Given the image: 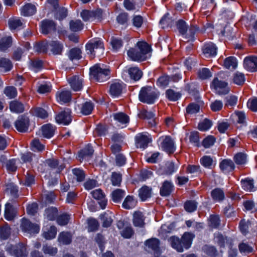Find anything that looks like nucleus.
<instances>
[{
    "label": "nucleus",
    "instance_id": "nucleus-1",
    "mask_svg": "<svg viewBox=\"0 0 257 257\" xmlns=\"http://www.w3.org/2000/svg\"><path fill=\"white\" fill-rule=\"evenodd\" d=\"M151 49L145 42H138L136 45L127 52L128 57L134 61H144L150 57Z\"/></svg>",
    "mask_w": 257,
    "mask_h": 257
},
{
    "label": "nucleus",
    "instance_id": "nucleus-2",
    "mask_svg": "<svg viewBox=\"0 0 257 257\" xmlns=\"http://www.w3.org/2000/svg\"><path fill=\"white\" fill-rule=\"evenodd\" d=\"M91 78L97 82L105 81L109 78L110 71L103 64H98L90 68Z\"/></svg>",
    "mask_w": 257,
    "mask_h": 257
},
{
    "label": "nucleus",
    "instance_id": "nucleus-3",
    "mask_svg": "<svg viewBox=\"0 0 257 257\" xmlns=\"http://www.w3.org/2000/svg\"><path fill=\"white\" fill-rule=\"evenodd\" d=\"M87 54L90 55L91 58L95 56L100 57L104 53V45L103 42L100 39L90 40L85 46Z\"/></svg>",
    "mask_w": 257,
    "mask_h": 257
},
{
    "label": "nucleus",
    "instance_id": "nucleus-4",
    "mask_svg": "<svg viewBox=\"0 0 257 257\" xmlns=\"http://www.w3.org/2000/svg\"><path fill=\"white\" fill-rule=\"evenodd\" d=\"M227 75L223 72H220L213 80L211 87L213 88L219 94H225L229 91L228 83L223 79Z\"/></svg>",
    "mask_w": 257,
    "mask_h": 257
},
{
    "label": "nucleus",
    "instance_id": "nucleus-5",
    "mask_svg": "<svg viewBox=\"0 0 257 257\" xmlns=\"http://www.w3.org/2000/svg\"><path fill=\"white\" fill-rule=\"evenodd\" d=\"M156 90L152 87H143L139 93V99L141 101L148 104L153 103L158 96Z\"/></svg>",
    "mask_w": 257,
    "mask_h": 257
},
{
    "label": "nucleus",
    "instance_id": "nucleus-6",
    "mask_svg": "<svg viewBox=\"0 0 257 257\" xmlns=\"http://www.w3.org/2000/svg\"><path fill=\"white\" fill-rule=\"evenodd\" d=\"M20 228L24 232L29 235L37 234L40 231L39 225L33 223L25 218H22L21 220Z\"/></svg>",
    "mask_w": 257,
    "mask_h": 257
},
{
    "label": "nucleus",
    "instance_id": "nucleus-7",
    "mask_svg": "<svg viewBox=\"0 0 257 257\" xmlns=\"http://www.w3.org/2000/svg\"><path fill=\"white\" fill-rule=\"evenodd\" d=\"M158 143L161 149L168 153H173L176 149L174 141L169 136H166L160 137Z\"/></svg>",
    "mask_w": 257,
    "mask_h": 257
},
{
    "label": "nucleus",
    "instance_id": "nucleus-8",
    "mask_svg": "<svg viewBox=\"0 0 257 257\" xmlns=\"http://www.w3.org/2000/svg\"><path fill=\"white\" fill-rule=\"evenodd\" d=\"M6 250L15 257H27L26 248L22 243L19 244L16 246L8 244Z\"/></svg>",
    "mask_w": 257,
    "mask_h": 257
},
{
    "label": "nucleus",
    "instance_id": "nucleus-9",
    "mask_svg": "<svg viewBox=\"0 0 257 257\" xmlns=\"http://www.w3.org/2000/svg\"><path fill=\"white\" fill-rule=\"evenodd\" d=\"M71 113V111L70 109H65L56 115V121L59 124L68 125L72 121Z\"/></svg>",
    "mask_w": 257,
    "mask_h": 257
},
{
    "label": "nucleus",
    "instance_id": "nucleus-10",
    "mask_svg": "<svg viewBox=\"0 0 257 257\" xmlns=\"http://www.w3.org/2000/svg\"><path fill=\"white\" fill-rule=\"evenodd\" d=\"M29 125V119L25 116H21L19 117L15 122L16 128L18 131L21 133H25L27 132Z\"/></svg>",
    "mask_w": 257,
    "mask_h": 257
},
{
    "label": "nucleus",
    "instance_id": "nucleus-11",
    "mask_svg": "<svg viewBox=\"0 0 257 257\" xmlns=\"http://www.w3.org/2000/svg\"><path fill=\"white\" fill-rule=\"evenodd\" d=\"M243 66L248 71H257V57L250 56L245 57L243 61Z\"/></svg>",
    "mask_w": 257,
    "mask_h": 257
},
{
    "label": "nucleus",
    "instance_id": "nucleus-12",
    "mask_svg": "<svg viewBox=\"0 0 257 257\" xmlns=\"http://www.w3.org/2000/svg\"><path fill=\"white\" fill-rule=\"evenodd\" d=\"M151 141L149 136L144 134H139L136 137V145L137 148L145 149Z\"/></svg>",
    "mask_w": 257,
    "mask_h": 257
},
{
    "label": "nucleus",
    "instance_id": "nucleus-13",
    "mask_svg": "<svg viewBox=\"0 0 257 257\" xmlns=\"http://www.w3.org/2000/svg\"><path fill=\"white\" fill-rule=\"evenodd\" d=\"M56 29V24L52 20H45L41 22V30L44 34L55 31Z\"/></svg>",
    "mask_w": 257,
    "mask_h": 257
},
{
    "label": "nucleus",
    "instance_id": "nucleus-14",
    "mask_svg": "<svg viewBox=\"0 0 257 257\" xmlns=\"http://www.w3.org/2000/svg\"><path fill=\"white\" fill-rule=\"evenodd\" d=\"M17 211L16 208L12 204L8 202L5 205V217L9 220H13L17 216Z\"/></svg>",
    "mask_w": 257,
    "mask_h": 257
},
{
    "label": "nucleus",
    "instance_id": "nucleus-15",
    "mask_svg": "<svg viewBox=\"0 0 257 257\" xmlns=\"http://www.w3.org/2000/svg\"><path fill=\"white\" fill-rule=\"evenodd\" d=\"M69 83L75 91H80L83 87V79L79 76H73L69 78Z\"/></svg>",
    "mask_w": 257,
    "mask_h": 257
},
{
    "label": "nucleus",
    "instance_id": "nucleus-16",
    "mask_svg": "<svg viewBox=\"0 0 257 257\" xmlns=\"http://www.w3.org/2000/svg\"><path fill=\"white\" fill-rule=\"evenodd\" d=\"M56 130V127L50 123L43 125L41 127L40 132L42 133L43 137L50 139L52 137Z\"/></svg>",
    "mask_w": 257,
    "mask_h": 257
},
{
    "label": "nucleus",
    "instance_id": "nucleus-17",
    "mask_svg": "<svg viewBox=\"0 0 257 257\" xmlns=\"http://www.w3.org/2000/svg\"><path fill=\"white\" fill-rule=\"evenodd\" d=\"M93 197L100 200L99 202L102 209H104L107 204V200L105 198V195L102 191L100 189H96L91 192Z\"/></svg>",
    "mask_w": 257,
    "mask_h": 257
},
{
    "label": "nucleus",
    "instance_id": "nucleus-18",
    "mask_svg": "<svg viewBox=\"0 0 257 257\" xmlns=\"http://www.w3.org/2000/svg\"><path fill=\"white\" fill-rule=\"evenodd\" d=\"M94 150L91 146L87 145L80 151L78 155V160L82 162L83 160H88L93 155Z\"/></svg>",
    "mask_w": 257,
    "mask_h": 257
},
{
    "label": "nucleus",
    "instance_id": "nucleus-19",
    "mask_svg": "<svg viewBox=\"0 0 257 257\" xmlns=\"http://www.w3.org/2000/svg\"><path fill=\"white\" fill-rule=\"evenodd\" d=\"M125 71L128 74L130 78L135 81L140 80L143 75L142 71L137 67L126 68Z\"/></svg>",
    "mask_w": 257,
    "mask_h": 257
},
{
    "label": "nucleus",
    "instance_id": "nucleus-20",
    "mask_svg": "<svg viewBox=\"0 0 257 257\" xmlns=\"http://www.w3.org/2000/svg\"><path fill=\"white\" fill-rule=\"evenodd\" d=\"M123 84L119 82L112 83L109 88V93L112 97H117L122 92Z\"/></svg>",
    "mask_w": 257,
    "mask_h": 257
},
{
    "label": "nucleus",
    "instance_id": "nucleus-21",
    "mask_svg": "<svg viewBox=\"0 0 257 257\" xmlns=\"http://www.w3.org/2000/svg\"><path fill=\"white\" fill-rule=\"evenodd\" d=\"M195 235L190 232H185L181 240L183 249H188L191 245L192 240Z\"/></svg>",
    "mask_w": 257,
    "mask_h": 257
},
{
    "label": "nucleus",
    "instance_id": "nucleus-22",
    "mask_svg": "<svg viewBox=\"0 0 257 257\" xmlns=\"http://www.w3.org/2000/svg\"><path fill=\"white\" fill-rule=\"evenodd\" d=\"M43 236L46 239H52L55 237L57 229L54 226H45L43 229Z\"/></svg>",
    "mask_w": 257,
    "mask_h": 257
},
{
    "label": "nucleus",
    "instance_id": "nucleus-23",
    "mask_svg": "<svg viewBox=\"0 0 257 257\" xmlns=\"http://www.w3.org/2000/svg\"><path fill=\"white\" fill-rule=\"evenodd\" d=\"M202 50L204 54L206 57H213L217 54V48L212 43L204 45Z\"/></svg>",
    "mask_w": 257,
    "mask_h": 257
},
{
    "label": "nucleus",
    "instance_id": "nucleus-24",
    "mask_svg": "<svg viewBox=\"0 0 257 257\" xmlns=\"http://www.w3.org/2000/svg\"><path fill=\"white\" fill-rule=\"evenodd\" d=\"M57 99L58 101L61 104L67 103L71 100V94L70 91L68 90H63L57 94Z\"/></svg>",
    "mask_w": 257,
    "mask_h": 257
},
{
    "label": "nucleus",
    "instance_id": "nucleus-25",
    "mask_svg": "<svg viewBox=\"0 0 257 257\" xmlns=\"http://www.w3.org/2000/svg\"><path fill=\"white\" fill-rule=\"evenodd\" d=\"M219 167L223 173H227L234 169V164L231 160L225 159L221 162Z\"/></svg>",
    "mask_w": 257,
    "mask_h": 257
},
{
    "label": "nucleus",
    "instance_id": "nucleus-26",
    "mask_svg": "<svg viewBox=\"0 0 257 257\" xmlns=\"http://www.w3.org/2000/svg\"><path fill=\"white\" fill-rule=\"evenodd\" d=\"M173 187L172 182L168 181H165L160 188V195L162 196L169 195L173 190Z\"/></svg>",
    "mask_w": 257,
    "mask_h": 257
},
{
    "label": "nucleus",
    "instance_id": "nucleus-27",
    "mask_svg": "<svg viewBox=\"0 0 257 257\" xmlns=\"http://www.w3.org/2000/svg\"><path fill=\"white\" fill-rule=\"evenodd\" d=\"M36 12V7L31 4H27L24 6L21 10V15L27 17L30 16Z\"/></svg>",
    "mask_w": 257,
    "mask_h": 257
},
{
    "label": "nucleus",
    "instance_id": "nucleus-28",
    "mask_svg": "<svg viewBox=\"0 0 257 257\" xmlns=\"http://www.w3.org/2000/svg\"><path fill=\"white\" fill-rule=\"evenodd\" d=\"M159 240L157 238H151L146 241V249L158 252L159 251Z\"/></svg>",
    "mask_w": 257,
    "mask_h": 257
},
{
    "label": "nucleus",
    "instance_id": "nucleus-29",
    "mask_svg": "<svg viewBox=\"0 0 257 257\" xmlns=\"http://www.w3.org/2000/svg\"><path fill=\"white\" fill-rule=\"evenodd\" d=\"M137 200L134 196L128 195L124 199L122 206L125 209H131L136 207Z\"/></svg>",
    "mask_w": 257,
    "mask_h": 257
},
{
    "label": "nucleus",
    "instance_id": "nucleus-30",
    "mask_svg": "<svg viewBox=\"0 0 257 257\" xmlns=\"http://www.w3.org/2000/svg\"><path fill=\"white\" fill-rule=\"evenodd\" d=\"M133 223L135 226L142 227L144 225V216L142 212L136 211L133 215Z\"/></svg>",
    "mask_w": 257,
    "mask_h": 257
},
{
    "label": "nucleus",
    "instance_id": "nucleus-31",
    "mask_svg": "<svg viewBox=\"0 0 257 257\" xmlns=\"http://www.w3.org/2000/svg\"><path fill=\"white\" fill-rule=\"evenodd\" d=\"M92 21L98 22L104 19L108 14V12H105L100 8H98L95 10L92 11Z\"/></svg>",
    "mask_w": 257,
    "mask_h": 257
},
{
    "label": "nucleus",
    "instance_id": "nucleus-32",
    "mask_svg": "<svg viewBox=\"0 0 257 257\" xmlns=\"http://www.w3.org/2000/svg\"><path fill=\"white\" fill-rule=\"evenodd\" d=\"M49 49L53 54H60L63 49V45L58 41H52L49 44Z\"/></svg>",
    "mask_w": 257,
    "mask_h": 257
},
{
    "label": "nucleus",
    "instance_id": "nucleus-33",
    "mask_svg": "<svg viewBox=\"0 0 257 257\" xmlns=\"http://www.w3.org/2000/svg\"><path fill=\"white\" fill-rule=\"evenodd\" d=\"M10 108L12 111L16 113H21L24 110V105L21 102L17 100L11 102Z\"/></svg>",
    "mask_w": 257,
    "mask_h": 257
},
{
    "label": "nucleus",
    "instance_id": "nucleus-34",
    "mask_svg": "<svg viewBox=\"0 0 257 257\" xmlns=\"http://www.w3.org/2000/svg\"><path fill=\"white\" fill-rule=\"evenodd\" d=\"M241 184L242 188L246 191L251 192L255 190L253 180L252 179H245L241 180Z\"/></svg>",
    "mask_w": 257,
    "mask_h": 257
},
{
    "label": "nucleus",
    "instance_id": "nucleus-35",
    "mask_svg": "<svg viewBox=\"0 0 257 257\" xmlns=\"http://www.w3.org/2000/svg\"><path fill=\"white\" fill-rule=\"evenodd\" d=\"M169 241L171 244L172 247L176 249L178 251H183V246L181 244V240L178 237L175 236L171 237L169 239Z\"/></svg>",
    "mask_w": 257,
    "mask_h": 257
},
{
    "label": "nucleus",
    "instance_id": "nucleus-36",
    "mask_svg": "<svg viewBox=\"0 0 257 257\" xmlns=\"http://www.w3.org/2000/svg\"><path fill=\"white\" fill-rule=\"evenodd\" d=\"M125 195L124 191L120 189H116L111 194L112 201L115 203L120 202L122 198Z\"/></svg>",
    "mask_w": 257,
    "mask_h": 257
},
{
    "label": "nucleus",
    "instance_id": "nucleus-37",
    "mask_svg": "<svg viewBox=\"0 0 257 257\" xmlns=\"http://www.w3.org/2000/svg\"><path fill=\"white\" fill-rule=\"evenodd\" d=\"M200 163L204 167L211 169L215 165V161L210 156H204L200 159Z\"/></svg>",
    "mask_w": 257,
    "mask_h": 257
},
{
    "label": "nucleus",
    "instance_id": "nucleus-38",
    "mask_svg": "<svg viewBox=\"0 0 257 257\" xmlns=\"http://www.w3.org/2000/svg\"><path fill=\"white\" fill-rule=\"evenodd\" d=\"M69 28L71 31L76 32L82 30L83 24L80 20H71L69 22Z\"/></svg>",
    "mask_w": 257,
    "mask_h": 257
},
{
    "label": "nucleus",
    "instance_id": "nucleus-39",
    "mask_svg": "<svg viewBox=\"0 0 257 257\" xmlns=\"http://www.w3.org/2000/svg\"><path fill=\"white\" fill-rule=\"evenodd\" d=\"M151 188L145 186L139 190V196L142 201H145L151 196Z\"/></svg>",
    "mask_w": 257,
    "mask_h": 257
},
{
    "label": "nucleus",
    "instance_id": "nucleus-40",
    "mask_svg": "<svg viewBox=\"0 0 257 257\" xmlns=\"http://www.w3.org/2000/svg\"><path fill=\"white\" fill-rule=\"evenodd\" d=\"M31 112L33 115L42 119H44L48 116V113L47 111L41 107L32 108L31 110Z\"/></svg>",
    "mask_w": 257,
    "mask_h": 257
},
{
    "label": "nucleus",
    "instance_id": "nucleus-41",
    "mask_svg": "<svg viewBox=\"0 0 257 257\" xmlns=\"http://www.w3.org/2000/svg\"><path fill=\"white\" fill-rule=\"evenodd\" d=\"M93 108L94 105L91 102H85L81 105L80 112L85 115H89L92 112Z\"/></svg>",
    "mask_w": 257,
    "mask_h": 257
},
{
    "label": "nucleus",
    "instance_id": "nucleus-42",
    "mask_svg": "<svg viewBox=\"0 0 257 257\" xmlns=\"http://www.w3.org/2000/svg\"><path fill=\"white\" fill-rule=\"evenodd\" d=\"M8 25L11 30H15L21 27L23 22L20 18L13 17L9 20Z\"/></svg>",
    "mask_w": 257,
    "mask_h": 257
},
{
    "label": "nucleus",
    "instance_id": "nucleus-43",
    "mask_svg": "<svg viewBox=\"0 0 257 257\" xmlns=\"http://www.w3.org/2000/svg\"><path fill=\"white\" fill-rule=\"evenodd\" d=\"M72 236L70 233L62 232L60 233L58 237V241L60 243L68 244L71 242Z\"/></svg>",
    "mask_w": 257,
    "mask_h": 257
},
{
    "label": "nucleus",
    "instance_id": "nucleus-44",
    "mask_svg": "<svg viewBox=\"0 0 257 257\" xmlns=\"http://www.w3.org/2000/svg\"><path fill=\"white\" fill-rule=\"evenodd\" d=\"M11 229L8 224L0 226V239H6L10 235Z\"/></svg>",
    "mask_w": 257,
    "mask_h": 257
},
{
    "label": "nucleus",
    "instance_id": "nucleus-45",
    "mask_svg": "<svg viewBox=\"0 0 257 257\" xmlns=\"http://www.w3.org/2000/svg\"><path fill=\"white\" fill-rule=\"evenodd\" d=\"M237 62L234 57H228L224 61V66L227 69H235L237 67Z\"/></svg>",
    "mask_w": 257,
    "mask_h": 257
},
{
    "label": "nucleus",
    "instance_id": "nucleus-46",
    "mask_svg": "<svg viewBox=\"0 0 257 257\" xmlns=\"http://www.w3.org/2000/svg\"><path fill=\"white\" fill-rule=\"evenodd\" d=\"M17 160L15 159H12L6 161L5 167L8 172H14L17 170Z\"/></svg>",
    "mask_w": 257,
    "mask_h": 257
},
{
    "label": "nucleus",
    "instance_id": "nucleus-47",
    "mask_svg": "<svg viewBox=\"0 0 257 257\" xmlns=\"http://www.w3.org/2000/svg\"><path fill=\"white\" fill-rule=\"evenodd\" d=\"M245 76L244 74L241 72H236L233 76V82L238 85H242L245 82Z\"/></svg>",
    "mask_w": 257,
    "mask_h": 257
},
{
    "label": "nucleus",
    "instance_id": "nucleus-48",
    "mask_svg": "<svg viewBox=\"0 0 257 257\" xmlns=\"http://www.w3.org/2000/svg\"><path fill=\"white\" fill-rule=\"evenodd\" d=\"M114 119L121 124H126L128 122V116L123 112H118L113 114Z\"/></svg>",
    "mask_w": 257,
    "mask_h": 257
},
{
    "label": "nucleus",
    "instance_id": "nucleus-49",
    "mask_svg": "<svg viewBox=\"0 0 257 257\" xmlns=\"http://www.w3.org/2000/svg\"><path fill=\"white\" fill-rule=\"evenodd\" d=\"M58 214V210L55 207L48 208L45 210V215L49 220H54Z\"/></svg>",
    "mask_w": 257,
    "mask_h": 257
},
{
    "label": "nucleus",
    "instance_id": "nucleus-50",
    "mask_svg": "<svg viewBox=\"0 0 257 257\" xmlns=\"http://www.w3.org/2000/svg\"><path fill=\"white\" fill-rule=\"evenodd\" d=\"M12 67V64L10 60L5 58H0V68L4 71H10Z\"/></svg>",
    "mask_w": 257,
    "mask_h": 257
},
{
    "label": "nucleus",
    "instance_id": "nucleus-51",
    "mask_svg": "<svg viewBox=\"0 0 257 257\" xmlns=\"http://www.w3.org/2000/svg\"><path fill=\"white\" fill-rule=\"evenodd\" d=\"M81 51L79 48L71 49L68 53V57L71 60H79L81 58Z\"/></svg>",
    "mask_w": 257,
    "mask_h": 257
},
{
    "label": "nucleus",
    "instance_id": "nucleus-52",
    "mask_svg": "<svg viewBox=\"0 0 257 257\" xmlns=\"http://www.w3.org/2000/svg\"><path fill=\"white\" fill-rule=\"evenodd\" d=\"M234 160L237 165H244L246 163L247 157L244 153H238L234 156Z\"/></svg>",
    "mask_w": 257,
    "mask_h": 257
},
{
    "label": "nucleus",
    "instance_id": "nucleus-53",
    "mask_svg": "<svg viewBox=\"0 0 257 257\" xmlns=\"http://www.w3.org/2000/svg\"><path fill=\"white\" fill-rule=\"evenodd\" d=\"M167 97L171 101H176L181 97L179 92L175 91L172 89H168L166 92Z\"/></svg>",
    "mask_w": 257,
    "mask_h": 257
},
{
    "label": "nucleus",
    "instance_id": "nucleus-54",
    "mask_svg": "<svg viewBox=\"0 0 257 257\" xmlns=\"http://www.w3.org/2000/svg\"><path fill=\"white\" fill-rule=\"evenodd\" d=\"M212 198L216 201H220L223 199L224 195L223 191L220 189H215L211 192Z\"/></svg>",
    "mask_w": 257,
    "mask_h": 257
},
{
    "label": "nucleus",
    "instance_id": "nucleus-55",
    "mask_svg": "<svg viewBox=\"0 0 257 257\" xmlns=\"http://www.w3.org/2000/svg\"><path fill=\"white\" fill-rule=\"evenodd\" d=\"M102 220V226L104 227H108L110 226L112 222V219L110 215L107 213H104L101 215Z\"/></svg>",
    "mask_w": 257,
    "mask_h": 257
},
{
    "label": "nucleus",
    "instance_id": "nucleus-56",
    "mask_svg": "<svg viewBox=\"0 0 257 257\" xmlns=\"http://www.w3.org/2000/svg\"><path fill=\"white\" fill-rule=\"evenodd\" d=\"M138 116L140 118L151 119L155 116V114L152 111H148L143 109L138 113Z\"/></svg>",
    "mask_w": 257,
    "mask_h": 257
},
{
    "label": "nucleus",
    "instance_id": "nucleus-57",
    "mask_svg": "<svg viewBox=\"0 0 257 257\" xmlns=\"http://www.w3.org/2000/svg\"><path fill=\"white\" fill-rule=\"evenodd\" d=\"M43 66V62L41 60L36 59L30 62V68L35 72L40 70Z\"/></svg>",
    "mask_w": 257,
    "mask_h": 257
},
{
    "label": "nucleus",
    "instance_id": "nucleus-58",
    "mask_svg": "<svg viewBox=\"0 0 257 257\" xmlns=\"http://www.w3.org/2000/svg\"><path fill=\"white\" fill-rule=\"evenodd\" d=\"M211 125V121L209 119H205L198 124V128L200 131H206L209 130Z\"/></svg>",
    "mask_w": 257,
    "mask_h": 257
},
{
    "label": "nucleus",
    "instance_id": "nucleus-59",
    "mask_svg": "<svg viewBox=\"0 0 257 257\" xmlns=\"http://www.w3.org/2000/svg\"><path fill=\"white\" fill-rule=\"evenodd\" d=\"M223 102L220 100H215L212 102L210 104L211 109L214 112L221 110L223 107Z\"/></svg>",
    "mask_w": 257,
    "mask_h": 257
},
{
    "label": "nucleus",
    "instance_id": "nucleus-60",
    "mask_svg": "<svg viewBox=\"0 0 257 257\" xmlns=\"http://www.w3.org/2000/svg\"><path fill=\"white\" fill-rule=\"evenodd\" d=\"M177 169V167L175 166L174 163L172 162H168L165 165V174L167 175H170L175 172Z\"/></svg>",
    "mask_w": 257,
    "mask_h": 257
},
{
    "label": "nucleus",
    "instance_id": "nucleus-61",
    "mask_svg": "<svg viewBox=\"0 0 257 257\" xmlns=\"http://www.w3.org/2000/svg\"><path fill=\"white\" fill-rule=\"evenodd\" d=\"M4 93L10 98L15 97L17 95V91L14 86H8L4 90Z\"/></svg>",
    "mask_w": 257,
    "mask_h": 257
},
{
    "label": "nucleus",
    "instance_id": "nucleus-62",
    "mask_svg": "<svg viewBox=\"0 0 257 257\" xmlns=\"http://www.w3.org/2000/svg\"><path fill=\"white\" fill-rule=\"evenodd\" d=\"M197 206V203L195 201H188L184 204V208L187 212H192L194 211Z\"/></svg>",
    "mask_w": 257,
    "mask_h": 257
},
{
    "label": "nucleus",
    "instance_id": "nucleus-63",
    "mask_svg": "<svg viewBox=\"0 0 257 257\" xmlns=\"http://www.w3.org/2000/svg\"><path fill=\"white\" fill-rule=\"evenodd\" d=\"M7 191L10 193L14 197L18 196V187L13 183H9L7 185Z\"/></svg>",
    "mask_w": 257,
    "mask_h": 257
},
{
    "label": "nucleus",
    "instance_id": "nucleus-64",
    "mask_svg": "<svg viewBox=\"0 0 257 257\" xmlns=\"http://www.w3.org/2000/svg\"><path fill=\"white\" fill-rule=\"evenodd\" d=\"M248 108L254 112L257 111V98L253 97L249 99L247 103Z\"/></svg>",
    "mask_w": 257,
    "mask_h": 257
}]
</instances>
